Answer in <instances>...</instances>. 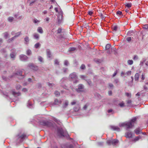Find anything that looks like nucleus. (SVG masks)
<instances>
[{
  "instance_id": "obj_29",
  "label": "nucleus",
  "mask_w": 148,
  "mask_h": 148,
  "mask_svg": "<svg viewBox=\"0 0 148 148\" xmlns=\"http://www.w3.org/2000/svg\"><path fill=\"white\" fill-rule=\"evenodd\" d=\"M139 75L138 73H136L135 76V80H138L139 77Z\"/></svg>"
},
{
  "instance_id": "obj_10",
  "label": "nucleus",
  "mask_w": 148,
  "mask_h": 148,
  "mask_svg": "<svg viewBox=\"0 0 148 148\" xmlns=\"http://www.w3.org/2000/svg\"><path fill=\"white\" fill-rule=\"evenodd\" d=\"M110 129L114 131L119 132L120 131V128L118 126L114 125H111L110 127Z\"/></svg>"
},
{
  "instance_id": "obj_52",
  "label": "nucleus",
  "mask_w": 148,
  "mask_h": 148,
  "mask_svg": "<svg viewBox=\"0 0 148 148\" xmlns=\"http://www.w3.org/2000/svg\"><path fill=\"white\" fill-rule=\"evenodd\" d=\"M76 101L75 100H74L71 103V105H73L75 104L76 103Z\"/></svg>"
},
{
  "instance_id": "obj_41",
  "label": "nucleus",
  "mask_w": 148,
  "mask_h": 148,
  "mask_svg": "<svg viewBox=\"0 0 148 148\" xmlns=\"http://www.w3.org/2000/svg\"><path fill=\"white\" fill-rule=\"evenodd\" d=\"M138 59V57L136 55H135L133 58V59L134 60H136Z\"/></svg>"
},
{
  "instance_id": "obj_12",
  "label": "nucleus",
  "mask_w": 148,
  "mask_h": 148,
  "mask_svg": "<svg viewBox=\"0 0 148 148\" xmlns=\"http://www.w3.org/2000/svg\"><path fill=\"white\" fill-rule=\"evenodd\" d=\"M141 137L140 136L135 137L134 138H133L131 140V141L133 143H135L136 142L138 141L139 140L141 139Z\"/></svg>"
},
{
  "instance_id": "obj_33",
  "label": "nucleus",
  "mask_w": 148,
  "mask_h": 148,
  "mask_svg": "<svg viewBox=\"0 0 148 148\" xmlns=\"http://www.w3.org/2000/svg\"><path fill=\"white\" fill-rule=\"evenodd\" d=\"M47 84L49 86V87L50 88H52L54 85V84H52V83H50L49 82L47 83Z\"/></svg>"
},
{
  "instance_id": "obj_3",
  "label": "nucleus",
  "mask_w": 148,
  "mask_h": 148,
  "mask_svg": "<svg viewBox=\"0 0 148 148\" xmlns=\"http://www.w3.org/2000/svg\"><path fill=\"white\" fill-rule=\"evenodd\" d=\"M67 134V132L65 130H63L62 128H58L57 135L60 137L66 136Z\"/></svg>"
},
{
  "instance_id": "obj_27",
  "label": "nucleus",
  "mask_w": 148,
  "mask_h": 148,
  "mask_svg": "<svg viewBox=\"0 0 148 148\" xmlns=\"http://www.w3.org/2000/svg\"><path fill=\"white\" fill-rule=\"evenodd\" d=\"M110 46H111V45L110 44H108L106 45V47H105V48H106V50H107V51L108 50H109V51H110V49H111L110 48Z\"/></svg>"
},
{
  "instance_id": "obj_26",
  "label": "nucleus",
  "mask_w": 148,
  "mask_h": 148,
  "mask_svg": "<svg viewBox=\"0 0 148 148\" xmlns=\"http://www.w3.org/2000/svg\"><path fill=\"white\" fill-rule=\"evenodd\" d=\"M11 58L12 60H14L15 57V54L14 53H12L10 54Z\"/></svg>"
},
{
  "instance_id": "obj_53",
  "label": "nucleus",
  "mask_w": 148,
  "mask_h": 148,
  "mask_svg": "<svg viewBox=\"0 0 148 148\" xmlns=\"http://www.w3.org/2000/svg\"><path fill=\"white\" fill-rule=\"evenodd\" d=\"M63 70L64 73H66L68 69L67 68H64L63 69Z\"/></svg>"
},
{
  "instance_id": "obj_28",
  "label": "nucleus",
  "mask_w": 148,
  "mask_h": 148,
  "mask_svg": "<svg viewBox=\"0 0 148 148\" xmlns=\"http://www.w3.org/2000/svg\"><path fill=\"white\" fill-rule=\"evenodd\" d=\"M26 54L28 56H29L32 54V51L29 49H27L26 51Z\"/></svg>"
},
{
  "instance_id": "obj_51",
  "label": "nucleus",
  "mask_w": 148,
  "mask_h": 148,
  "mask_svg": "<svg viewBox=\"0 0 148 148\" xmlns=\"http://www.w3.org/2000/svg\"><path fill=\"white\" fill-rule=\"evenodd\" d=\"M66 148H74V147L72 145H70L67 147Z\"/></svg>"
},
{
  "instance_id": "obj_43",
  "label": "nucleus",
  "mask_w": 148,
  "mask_h": 148,
  "mask_svg": "<svg viewBox=\"0 0 148 148\" xmlns=\"http://www.w3.org/2000/svg\"><path fill=\"white\" fill-rule=\"evenodd\" d=\"M16 37H15V36H14L13 37H12V38H11L9 39V42H10L11 41H12V40H14V39H15L16 38Z\"/></svg>"
},
{
  "instance_id": "obj_9",
  "label": "nucleus",
  "mask_w": 148,
  "mask_h": 148,
  "mask_svg": "<svg viewBox=\"0 0 148 148\" xmlns=\"http://www.w3.org/2000/svg\"><path fill=\"white\" fill-rule=\"evenodd\" d=\"M136 117H134L130 120V128L134 126V124L136 123Z\"/></svg>"
},
{
  "instance_id": "obj_64",
  "label": "nucleus",
  "mask_w": 148,
  "mask_h": 148,
  "mask_svg": "<svg viewBox=\"0 0 148 148\" xmlns=\"http://www.w3.org/2000/svg\"><path fill=\"white\" fill-rule=\"evenodd\" d=\"M66 79L65 78H62L60 82H62L65 79Z\"/></svg>"
},
{
  "instance_id": "obj_21",
  "label": "nucleus",
  "mask_w": 148,
  "mask_h": 148,
  "mask_svg": "<svg viewBox=\"0 0 148 148\" xmlns=\"http://www.w3.org/2000/svg\"><path fill=\"white\" fill-rule=\"evenodd\" d=\"M134 132L137 135H138L140 133V129L139 128H137L135 130Z\"/></svg>"
},
{
  "instance_id": "obj_8",
  "label": "nucleus",
  "mask_w": 148,
  "mask_h": 148,
  "mask_svg": "<svg viewBox=\"0 0 148 148\" xmlns=\"http://www.w3.org/2000/svg\"><path fill=\"white\" fill-rule=\"evenodd\" d=\"M63 13L62 11H60L58 16V22L60 23L62 20Z\"/></svg>"
},
{
  "instance_id": "obj_61",
  "label": "nucleus",
  "mask_w": 148,
  "mask_h": 148,
  "mask_svg": "<svg viewBox=\"0 0 148 148\" xmlns=\"http://www.w3.org/2000/svg\"><path fill=\"white\" fill-rule=\"evenodd\" d=\"M119 82V80L118 79H115L114 82L116 83H117Z\"/></svg>"
},
{
  "instance_id": "obj_5",
  "label": "nucleus",
  "mask_w": 148,
  "mask_h": 148,
  "mask_svg": "<svg viewBox=\"0 0 148 148\" xmlns=\"http://www.w3.org/2000/svg\"><path fill=\"white\" fill-rule=\"evenodd\" d=\"M69 77L71 79H74L75 80L74 81V83H76L78 82V80L77 79V76L76 75L75 73H73L70 74Z\"/></svg>"
},
{
  "instance_id": "obj_13",
  "label": "nucleus",
  "mask_w": 148,
  "mask_h": 148,
  "mask_svg": "<svg viewBox=\"0 0 148 148\" xmlns=\"http://www.w3.org/2000/svg\"><path fill=\"white\" fill-rule=\"evenodd\" d=\"M130 74V71H128L126 73H125L124 72H122L121 73V76L122 77H126L127 76H129Z\"/></svg>"
},
{
  "instance_id": "obj_32",
  "label": "nucleus",
  "mask_w": 148,
  "mask_h": 148,
  "mask_svg": "<svg viewBox=\"0 0 148 148\" xmlns=\"http://www.w3.org/2000/svg\"><path fill=\"white\" fill-rule=\"evenodd\" d=\"M40 46V44L39 43H37L34 45V47L36 49L38 48Z\"/></svg>"
},
{
  "instance_id": "obj_31",
  "label": "nucleus",
  "mask_w": 148,
  "mask_h": 148,
  "mask_svg": "<svg viewBox=\"0 0 148 148\" xmlns=\"http://www.w3.org/2000/svg\"><path fill=\"white\" fill-rule=\"evenodd\" d=\"M76 48L74 47H70L69 49V51L70 52L73 51L75 50Z\"/></svg>"
},
{
  "instance_id": "obj_39",
  "label": "nucleus",
  "mask_w": 148,
  "mask_h": 148,
  "mask_svg": "<svg viewBox=\"0 0 148 148\" xmlns=\"http://www.w3.org/2000/svg\"><path fill=\"white\" fill-rule=\"evenodd\" d=\"M143 28L145 29H148V24L143 25Z\"/></svg>"
},
{
  "instance_id": "obj_62",
  "label": "nucleus",
  "mask_w": 148,
  "mask_h": 148,
  "mask_svg": "<svg viewBox=\"0 0 148 148\" xmlns=\"http://www.w3.org/2000/svg\"><path fill=\"white\" fill-rule=\"evenodd\" d=\"M61 31H62L61 29H59L58 30V32L59 33H60L61 32Z\"/></svg>"
},
{
  "instance_id": "obj_58",
  "label": "nucleus",
  "mask_w": 148,
  "mask_h": 148,
  "mask_svg": "<svg viewBox=\"0 0 148 148\" xmlns=\"http://www.w3.org/2000/svg\"><path fill=\"white\" fill-rule=\"evenodd\" d=\"M127 8H130V4L128 3H126L125 4Z\"/></svg>"
},
{
  "instance_id": "obj_37",
  "label": "nucleus",
  "mask_w": 148,
  "mask_h": 148,
  "mask_svg": "<svg viewBox=\"0 0 148 148\" xmlns=\"http://www.w3.org/2000/svg\"><path fill=\"white\" fill-rule=\"evenodd\" d=\"M38 60L41 62H42L43 61V58L40 57L38 56Z\"/></svg>"
},
{
  "instance_id": "obj_36",
  "label": "nucleus",
  "mask_w": 148,
  "mask_h": 148,
  "mask_svg": "<svg viewBox=\"0 0 148 148\" xmlns=\"http://www.w3.org/2000/svg\"><path fill=\"white\" fill-rule=\"evenodd\" d=\"M21 86L19 84L16 85V89L18 90L21 88Z\"/></svg>"
},
{
  "instance_id": "obj_38",
  "label": "nucleus",
  "mask_w": 148,
  "mask_h": 148,
  "mask_svg": "<svg viewBox=\"0 0 148 148\" xmlns=\"http://www.w3.org/2000/svg\"><path fill=\"white\" fill-rule=\"evenodd\" d=\"M108 85H109V88H110L111 89H112L113 88V87H114V86L112 84L109 83L108 84Z\"/></svg>"
},
{
  "instance_id": "obj_15",
  "label": "nucleus",
  "mask_w": 148,
  "mask_h": 148,
  "mask_svg": "<svg viewBox=\"0 0 148 148\" xmlns=\"http://www.w3.org/2000/svg\"><path fill=\"white\" fill-rule=\"evenodd\" d=\"M33 106L34 105L32 102L30 100H29L27 103V107L29 108H32L33 107Z\"/></svg>"
},
{
  "instance_id": "obj_55",
  "label": "nucleus",
  "mask_w": 148,
  "mask_h": 148,
  "mask_svg": "<svg viewBox=\"0 0 148 148\" xmlns=\"http://www.w3.org/2000/svg\"><path fill=\"white\" fill-rule=\"evenodd\" d=\"M88 106V105L87 104H86L83 107V109L84 110H86Z\"/></svg>"
},
{
  "instance_id": "obj_17",
  "label": "nucleus",
  "mask_w": 148,
  "mask_h": 148,
  "mask_svg": "<svg viewBox=\"0 0 148 148\" xmlns=\"http://www.w3.org/2000/svg\"><path fill=\"white\" fill-rule=\"evenodd\" d=\"M24 43L26 44H28L29 43V37L27 36H26L24 38Z\"/></svg>"
},
{
  "instance_id": "obj_20",
  "label": "nucleus",
  "mask_w": 148,
  "mask_h": 148,
  "mask_svg": "<svg viewBox=\"0 0 148 148\" xmlns=\"http://www.w3.org/2000/svg\"><path fill=\"white\" fill-rule=\"evenodd\" d=\"M116 50V49L115 48H113L110 49V51H109V50H108L107 51V52L108 53L110 54L111 53V52H112L113 51H114V52H115Z\"/></svg>"
},
{
  "instance_id": "obj_11",
  "label": "nucleus",
  "mask_w": 148,
  "mask_h": 148,
  "mask_svg": "<svg viewBox=\"0 0 148 148\" xmlns=\"http://www.w3.org/2000/svg\"><path fill=\"white\" fill-rule=\"evenodd\" d=\"M19 58L20 60L22 61H26L28 58L25 55L22 54L20 56Z\"/></svg>"
},
{
  "instance_id": "obj_44",
  "label": "nucleus",
  "mask_w": 148,
  "mask_h": 148,
  "mask_svg": "<svg viewBox=\"0 0 148 148\" xmlns=\"http://www.w3.org/2000/svg\"><path fill=\"white\" fill-rule=\"evenodd\" d=\"M4 37L5 38H7L8 35V33L7 32H5V33H4Z\"/></svg>"
},
{
  "instance_id": "obj_1",
  "label": "nucleus",
  "mask_w": 148,
  "mask_h": 148,
  "mask_svg": "<svg viewBox=\"0 0 148 148\" xmlns=\"http://www.w3.org/2000/svg\"><path fill=\"white\" fill-rule=\"evenodd\" d=\"M119 126L120 127H124L126 130V132L125 134V136L128 138L125 140V143L127 144V146H129L130 143V121H126L124 123H121L119 124Z\"/></svg>"
},
{
  "instance_id": "obj_25",
  "label": "nucleus",
  "mask_w": 148,
  "mask_h": 148,
  "mask_svg": "<svg viewBox=\"0 0 148 148\" xmlns=\"http://www.w3.org/2000/svg\"><path fill=\"white\" fill-rule=\"evenodd\" d=\"M37 31L40 34H42L43 32V31L42 28L41 27H38L37 29Z\"/></svg>"
},
{
  "instance_id": "obj_7",
  "label": "nucleus",
  "mask_w": 148,
  "mask_h": 148,
  "mask_svg": "<svg viewBox=\"0 0 148 148\" xmlns=\"http://www.w3.org/2000/svg\"><path fill=\"white\" fill-rule=\"evenodd\" d=\"M77 92H79L84 91V86L82 84H79L78 86V88L77 89Z\"/></svg>"
},
{
  "instance_id": "obj_50",
  "label": "nucleus",
  "mask_w": 148,
  "mask_h": 148,
  "mask_svg": "<svg viewBox=\"0 0 148 148\" xmlns=\"http://www.w3.org/2000/svg\"><path fill=\"white\" fill-rule=\"evenodd\" d=\"M108 113H113V110L112 109L108 110Z\"/></svg>"
},
{
  "instance_id": "obj_16",
  "label": "nucleus",
  "mask_w": 148,
  "mask_h": 148,
  "mask_svg": "<svg viewBox=\"0 0 148 148\" xmlns=\"http://www.w3.org/2000/svg\"><path fill=\"white\" fill-rule=\"evenodd\" d=\"M22 73L21 71H19L17 72L14 74L15 75H17L21 77L20 78V79H22L24 77L22 75Z\"/></svg>"
},
{
  "instance_id": "obj_45",
  "label": "nucleus",
  "mask_w": 148,
  "mask_h": 148,
  "mask_svg": "<svg viewBox=\"0 0 148 148\" xmlns=\"http://www.w3.org/2000/svg\"><path fill=\"white\" fill-rule=\"evenodd\" d=\"M54 63L56 65H58L59 64V62L57 60H55L54 61Z\"/></svg>"
},
{
  "instance_id": "obj_40",
  "label": "nucleus",
  "mask_w": 148,
  "mask_h": 148,
  "mask_svg": "<svg viewBox=\"0 0 148 148\" xmlns=\"http://www.w3.org/2000/svg\"><path fill=\"white\" fill-rule=\"evenodd\" d=\"M119 105L121 107H123L124 106V103L123 102H122L121 103H120L119 104Z\"/></svg>"
},
{
  "instance_id": "obj_22",
  "label": "nucleus",
  "mask_w": 148,
  "mask_h": 148,
  "mask_svg": "<svg viewBox=\"0 0 148 148\" xmlns=\"http://www.w3.org/2000/svg\"><path fill=\"white\" fill-rule=\"evenodd\" d=\"M33 36L34 39L38 40L39 38V36L38 34L34 33L33 34Z\"/></svg>"
},
{
  "instance_id": "obj_14",
  "label": "nucleus",
  "mask_w": 148,
  "mask_h": 148,
  "mask_svg": "<svg viewBox=\"0 0 148 148\" xmlns=\"http://www.w3.org/2000/svg\"><path fill=\"white\" fill-rule=\"evenodd\" d=\"M10 92L15 96H19L21 95V93L20 92H16L15 91V90H12Z\"/></svg>"
},
{
  "instance_id": "obj_57",
  "label": "nucleus",
  "mask_w": 148,
  "mask_h": 148,
  "mask_svg": "<svg viewBox=\"0 0 148 148\" xmlns=\"http://www.w3.org/2000/svg\"><path fill=\"white\" fill-rule=\"evenodd\" d=\"M117 27L116 26H114L113 27V29L115 31H116L117 30Z\"/></svg>"
},
{
  "instance_id": "obj_30",
  "label": "nucleus",
  "mask_w": 148,
  "mask_h": 148,
  "mask_svg": "<svg viewBox=\"0 0 148 148\" xmlns=\"http://www.w3.org/2000/svg\"><path fill=\"white\" fill-rule=\"evenodd\" d=\"M14 18L12 17H9L8 18V20L9 22H12L14 20Z\"/></svg>"
},
{
  "instance_id": "obj_48",
  "label": "nucleus",
  "mask_w": 148,
  "mask_h": 148,
  "mask_svg": "<svg viewBox=\"0 0 148 148\" xmlns=\"http://www.w3.org/2000/svg\"><path fill=\"white\" fill-rule=\"evenodd\" d=\"M116 14L117 15H119L121 16L122 15V12L120 11H117L116 12Z\"/></svg>"
},
{
  "instance_id": "obj_54",
  "label": "nucleus",
  "mask_w": 148,
  "mask_h": 148,
  "mask_svg": "<svg viewBox=\"0 0 148 148\" xmlns=\"http://www.w3.org/2000/svg\"><path fill=\"white\" fill-rule=\"evenodd\" d=\"M80 68H81L82 69H84L85 68V66L84 65V64H82V65H81V66Z\"/></svg>"
},
{
  "instance_id": "obj_46",
  "label": "nucleus",
  "mask_w": 148,
  "mask_h": 148,
  "mask_svg": "<svg viewBox=\"0 0 148 148\" xmlns=\"http://www.w3.org/2000/svg\"><path fill=\"white\" fill-rule=\"evenodd\" d=\"M27 89L25 88H24L22 90V91L25 92H27Z\"/></svg>"
},
{
  "instance_id": "obj_2",
  "label": "nucleus",
  "mask_w": 148,
  "mask_h": 148,
  "mask_svg": "<svg viewBox=\"0 0 148 148\" xmlns=\"http://www.w3.org/2000/svg\"><path fill=\"white\" fill-rule=\"evenodd\" d=\"M26 137V135L22 133H19L16 136L17 143H19L22 142Z\"/></svg>"
},
{
  "instance_id": "obj_24",
  "label": "nucleus",
  "mask_w": 148,
  "mask_h": 148,
  "mask_svg": "<svg viewBox=\"0 0 148 148\" xmlns=\"http://www.w3.org/2000/svg\"><path fill=\"white\" fill-rule=\"evenodd\" d=\"M47 53L48 58H51V55L50 51L49 50H47Z\"/></svg>"
},
{
  "instance_id": "obj_63",
  "label": "nucleus",
  "mask_w": 148,
  "mask_h": 148,
  "mask_svg": "<svg viewBox=\"0 0 148 148\" xmlns=\"http://www.w3.org/2000/svg\"><path fill=\"white\" fill-rule=\"evenodd\" d=\"M88 14L90 15H91L92 14V12L91 11H90L88 12Z\"/></svg>"
},
{
  "instance_id": "obj_47",
  "label": "nucleus",
  "mask_w": 148,
  "mask_h": 148,
  "mask_svg": "<svg viewBox=\"0 0 148 148\" xmlns=\"http://www.w3.org/2000/svg\"><path fill=\"white\" fill-rule=\"evenodd\" d=\"M55 94L56 96H58L60 95V93L58 91H56L55 92Z\"/></svg>"
},
{
  "instance_id": "obj_56",
  "label": "nucleus",
  "mask_w": 148,
  "mask_h": 148,
  "mask_svg": "<svg viewBox=\"0 0 148 148\" xmlns=\"http://www.w3.org/2000/svg\"><path fill=\"white\" fill-rule=\"evenodd\" d=\"M97 144L98 145H102L103 144V143L102 142H98Z\"/></svg>"
},
{
  "instance_id": "obj_19",
  "label": "nucleus",
  "mask_w": 148,
  "mask_h": 148,
  "mask_svg": "<svg viewBox=\"0 0 148 148\" xmlns=\"http://www.w3.org/2000/svg\"><path fill=\"white\" fill-rule=\"evenodd\" d=\"M69 104V102L67 100H65L63 103L62 107L63 108H65L68 106Z\"/></svg>"
},
{
  "instance_id": "obj_49",
  "label": "nucleus",
  "mask_w": 148,
  "mask_h": 148,
  "mask_svg": "<svg viewBox=\"0 0 148 148\" xmlns=\"http://www.w3.org/2000/svg\"><path fill=\"white\" fill-rule=\"evenodd\" d=\"M101 17L103 20L105 18V16H104L102 14H100Z\"/></svg>"
},
{
  "instance_id": "obj_34",
  "label": "nucleus",
  "mask_w": 148,
  "mask_h": 148,
  "mask_svg": "<svg viewBox=\"0 0 148 148\" xmlns=\"http://www.w3.org/2000/svg\"><path fill=\"white\" fill-rule=\"evenodd\" d=\"M21 34V32H18L15 34V35L14 36L16 38L19 36Z\"/></svg>"
},
{
  "instance_id": "obj_60",
  "label": "nucleus",
  "mask_w": 148,
  "mask_h": 148,
  "mask_svg": "<svg viewBox=\"0 0 148 148\" xmlns=\"http://www.w3.org/2000/svg\"><path fill=\"white\" fill-rule=\"evenodd\" d=\"M145 78L144 75L142 74V75L141 79L142 80H144Z\"/></svg>"
},
{
  "instance_id": "obj_42",
  "label": "nucleus",
  "mask_w": 148,
  "mask_h": 148,
  "mask_svg": "<svg viewBox=\"0 0 148 148\" xmlns=\"http://www.w3.org/2000/svg\"><path fill=\"white\" fill-rule=\"evenodd\" d=\"M64 65L65 66H67L69 65V62L67 60H65L64 62Z\"/></svg>"
},
{
  "instance_id": "obj_35",
  "label": "nucleus",
  "mask_w": 148,
  "mask_h": 148,
  "mask_svg": "<svg viewBox=\"0 0 148 148\" xmlns=\"http://www.w3.org/2000/svg\"><path fill=\"white\" fill-rule=\"evenodd\" d=\"M74 110L75 112L78 111L79 110V106H78L77 107H75L74 108Z\"/></svg>"
},
{
  "instance_id": "obj_23",
  "label": "nucleus",
  "mask_w": 148,
  "mask_h": 148,
  "mask_svg": "<svg viewBox=\"0 0 148 148\" xmlns=\"http://www.w3.org/2000/svg\"><path fill=\"white\" fill-rule=\"evenodd\" d=\"M33 22L36 24L38 25L40 22V21L35 18L33 20Z\"/></svg>"
},
{
  "instance_id": "obj_6",
  "label": "nucleus",
  "mask_w": 148,
  "mask_h": 148,
  "mask_svg": "<svg viewBox=\"0 0 148 148\" xmlns=\"http://www.w3.org/2000/svg\"><path fill=\"white\" fill-rule=\"evenodd\" d=\"M40 124L43 125L47 127H51L52 125V123L47 121H42L41 122Z\"/></svg>"
},
{
  "instance_id": "obj_4",
  "label": "nucleus",
  "mask_w": 148,
  "mask_h": 148,
  "mask_svg": "<svg viewBox=\"0 0 148 148\" xmlns=\"http://www.w3.org/2000/svg\"><path fill=\"white\" fill-rule=\"evenodd\" d=\"M118 142L119 141L117 140L112 139L107 140V143L109 145H116L118 143Z\"/></svg>"
},
{
  "instance_id": "obj_18",
  "label": "nucleus",
  "mask_w": 148,
  "mask_h": 148,
  "mask_svg": "<svg viewBox=\"0 0 148 148\" xmlns=\"http://www.w3.org/2000/svg\"><path fill=\"white\" fill-rule=\"evenodd\" d=\"M62 102L61 100L55 99L54 100V103L55 104L59 105L61 104Z\"/></svg>"
},
{
  "instance_id": "obj_59",
  "label": "nucleus",
  "mask_w": 148,
  "mask_h": 148,
  "mask_svg": "<svg viewBox=\"0 0 148 148\" xmlns=\"http://www.w3.org/2000/svg\"><path fill=\"white\" fill-rule=\"evenodd\" d=\"M49 17H47L45 19V21L47 22H48L49 20Z\"/></svg>"
}]
</instances>
